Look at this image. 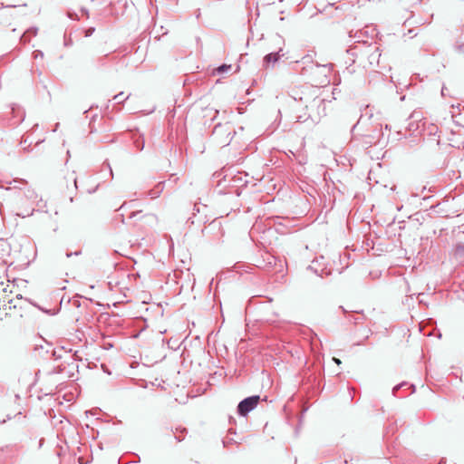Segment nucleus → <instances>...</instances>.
Returning a JSON list of instances; mask_svg holds the SVG:
<instances>
[{"label":"nucleus","mask_w":464,"mask_h":464,"mask_svg":"<svg viewBox=\"0 0 464 464\" xmlns=\"http://www.w3.org/2000/svg\"><path fill=\"white\" fill-rule=\"evenodd\" d=\"M58 212L53 206H50L47 210L41 215L40 219L43 224L54 226L57 224Z\"/></svg>","instance_id":"nucleus-2"},{"label":"nucleus","mask_w":464,"mask_h":464,"mask_svg":"<svg viewBox=\"0 0 464 464\" xmlns=\"http://www.w3.org/2000/svg\"><path fill=\"white\" fill-rule=\"evenodd\" d=\"M94 30L95 29L93 27H91V28L87 29L85 31V36L86 37L91 36L93 34Z\"/></svg>","instance_id":"nucleus-7"},{"label":"nucleus","mask_w":464,"mask_h":464,"mask_svg":"<svg viewBox=\"0 0 464 464\" xmlns=\"http://www.w3.org/2000/svg\"><path fill=\"white\" fill-rule=\"evenodd\" d=\"M455 256L459 258H464V244L457 246L455 249Z\"/></svg>","instance_id":"nucleus-4"},{"label":"nucleus","mask_w":464,"mask_h":464,"mask_svg":"<svg viewBox=\"0 0 464 464\" xmlns=\"http://www.w3.org/2000/svg\"><path fill=\"white\" fill-rule=\"evenodd\" d=\"M281 49L276 53H270L264 57V63L266 65L275 64L284 54L281 53Z\"/></svg>","instance_id":"nucleus-3"},{"label":"nucleus","mask_w":464,"mask_h":464,"mask_svg":"<svg viewBox=\"0 0 464 464\" xmlns=\"http://www.w3.org/2000/svg\"><path fill=\"white\" fill-rule=\"evenodd\" d=\"M127 98H128V96L123 97V93L122 92H121V93H119V94L114 96V100H116L118 102H121V101H123V100H125Z\"/></svg>","instance_id":"nucleus-6"},{"label":"nucleus","mask_w":464,"mask_h":464,"mask_svg":"<svg viewBox=\"0 0 464 464\" xmlns=\"http://www.w3.org/2000/svg\"><path fill=\"white\" fill-rule=\"evenodd\" d=\"M231 68V65L223 64L218 68V72H227Z\"/></svg>","instance_id":"nucleus-5"},{"label":"nucleus","mask_w":464,"mask_h":464,"mask_svg":"<svg viewBox=\"0 0 464 464\" xmlns=\"http://www.w3.org/2000/svg\"><path fill=\"white\" fill-rule=\"evenodd\" d=\"M260 401L258 395L251 396L243 400L237 407L238 413L246 416L249 411L255 409Z\"/></svg>","instance_id":"nucleus-1"},{"label":"nucleus","mask_w":464,"mask_h":464,"mask_svg":"<svg viewBox=\"0 0 464 464\" xmlns=\"http://www.w3.org/2000/svg\"><path fill=\"white\" fill-rule=\"evenodd\" d=\"M333 360L337 365H341L342 362L340 359L334 357Z\"/></svg>","instance_id":"nucleus-8"}]
</instances>
